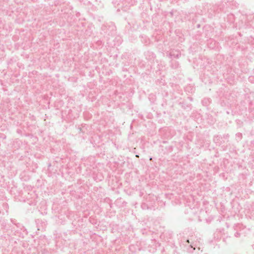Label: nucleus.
Instances as JSON below:
<instances>
[{
	"label": "nucleus",
	"mask_w": 254,
	"mask_h": 254,
	"mask_svg": "<svg viewBox=\"0 0 254 254\" xmlns=\"http://www.w3.org/2000/svg\"><path fill=\"white\" fill-rule=\"evenodd\" d=\"M253 249L254 250V244L253 245Z\"/></svg>",
	"instance_id": "obj_15"
},
{
	"label": "nucleus",
	"mask_w": 254,
	"mask_h": 254,
	"mask_svg": "<svg viewBox=\"0 0 254 254\" xmlns=\"http://www.w3.org/2000/svg\"><path fill=\"white\" fill-rule=\"evenodd\" d=\"M236 136H237L238 137H239L240 138H241L242 136V134L241 133H238L236 134Z\"/></svg>",
	"instance_id": "obj_10"
},
{
	"label": "nucleus",
	"mask_w": 254,
	"mask_h": 254,
	"mask_svg": "<svg viewBox=\"0 0 254 254\" xmlns=\"http://www.w3.org/2000/svg\"><path fill=\"white\" fill-rule=\"evenodd\" d=\"M49 4H52V5H53V3H49Z\"/></svg>",
	"instance_id": "obj_16"
},
{
	"label": "nucleus",
	"mask_w": 254,
	"mask_h": 254,
	"mask_svg": "<svg viewBox=\"0 0 254 254\" xmlns=\"http://www.w3.org/2000/svg\"><path fill=\"white\" fill-rule=\"evenodd\" d=\"M223 241L226 244L230 243L231 242V238L226 234H224L222 236Z\"/></svg>",
	"instance_id": "obj_7"
},
{
	"label": "nucleus",
	"mask_w": 254,
	"mask_h": 254,
	"mask_svg": "<svg viewBox=\"0 0 254 254\" xmlns=\"http://www.w3.org/2000/svg\"><path fill=\"white\" fill-rule=\"evenodd\" d=\"M144 42L146 44H147L148 42V40H144Z\"/></svg>",
	"instance_id": "obj_12"
},
{
	"label": "nucleus",
	"mask_w": 254,
	"mask_h": 254,
	"mask_svg": "<svg viewBox=\"0 0 254 254\" xmlns=\"http://www.w3.org/2000/svg\"><path fill=\"white\" fill-rule=\"evenodd\" d=\"M145 56L146 59L149 61L153 60L156 57L155 54L149 51H148L145 53Z\"/></svg>",
	"instance_id": "obj_3"
},
{
	"label": "nucleus",
	"mask_w": 254,
	"mask_h": 254,
	"mask_svg": "<svg viewBox=\"0 0 254 254\" xmlns=\"http://www.w3.org/2000/svg\"><path fill=\"white\" fill-rule=\"evenodd\" d=\"M11 222L15 225H16L17 226V227H20V224L19 223H17V224H15L12 220H11Z\"/></svg>",
	"instance_id": "obj_11"
},
{
	"label": "nucleus",
	"mask_w": 254,
	"mask_h": 254,
	"mask_svg": "<svg viewBox=\"0 0 254 254\" xmlns=\"http://www.w3.org/2000/svg\"><path fill=\"white\" fill-rule=\"evenodd\" d=\"M213 140H214V141L216 143L219 144H220L221 143H223L225 142V141L223 139V138L222 137V136L221 135H215L214 137Z\"/></svg>",
	"instance_id": "obj_4"
},
{
	"label": "nucleus",
	"mask_w": 254,
	"mask_h": 254,
	"mask_svg": "<svg viewBox=\"0 0 254 254\" xmlns=\"http://www.w3.org/2000/svg\"><path fill=\"white\" fill-rule=\"evenodd\" d=\"M180 51L173 50L169 53H167V56L172 60L174 59H178L181 56Z\"/></svg>",
	"instance_id": "obj_1"
},
{
	"label": "nucleus",
	"mask_w": 254,
	"mask_h": 254,
	"mask_svg": "<svg viewBox=\"0 0 254 254\" xmlns=\"http://www.w3.org/2000/svg\"><path fill=\"white\" fill-rule=\"evenodd\" d=\"M144 42L146 44H147L148 42V40H144Z\"/></svg>",
	"instance_id": "obj_13"
},
{
	"label": "nucleus",
	"mask_w": 254,
	"mask_h": 254,
	"mask_svg": "<svg viewBox=\"0 0 254 254\" xmlns=\"http://www.w3.org/2000/svg\"><path fill=\"white\" fill-rule=\"evenodd\" d=\"M202 103L203 105H207V104L210 103V99H204L202 101Z\"/></svg>",
	"instance_id": "obj_8"
},
{
	"label": "nucleus",
	"mask_w": 254,
	"mask_h": 254,
	"mask_svg": "<svg viewBox=\"0 0 254 254\" xmlns=\"http://www.w3.org/2000/svg\"><path fill=\"white\" fill-rule=\"evenodd\" d=\"M170 66L173 69H177L180 67V64L178 62L172 60L170 61Z\"/></svg>",
	"instance_id": "obj_5"
},
{
	"label": "nucleus",
	"mask_w": 254,
	"mask_h": 254,
	"mask_svg": "<svg viewBox=\"0 0 254 254\" xmlns=\"http://www.w3.org/2000/svg\"><path fill=\"white\" fill-rule=\"evenodd\" d=\"M186 243L187 244L186 245H188L189 248L188 249V251L189 253H192L193 251L195 250L196 246L195 245L193 244V243L191 241L190 239H187L186 241Z\"/></svg>",
	"instance_id": "obj_2"
},
{
	"label": "nucleus",
	"mask_w": 254,
	"mask_h": 254,
	"mask_svg": "<svg viewBox=\"0 0 254 254\" xmlns=\"http://www.w3.org/2000/svg\"><path fill=\"white\" fill-rule=\"evenodd\" d=\"M143 205H144V204L141 205V207H142L143 208H144V207H143Z\"/></svg>",
	"instance_id": "obj_14"
},
{
	"label": "nucleus",
	"mask_w": 254,
	"mask_h": 254,
	"mask_svg": "<svg viewBox=\"0 0 254 254\" xmlns=\"http://www.w3.org/2000/svg\"><path fill=\"white\" fill-rule=\"evenodd\" d=\"M241 227V225L240 224H236L234 226L233 228L235 230L237 231L234 234V236L236 238H239L241 236V234L238 232V228Z\"/></svg>",
	"instance_id": "obj_6"
},
{
	"label": "nucleus",
	"mask_w": 254,
	"mask_h": 254,
	"mask_svg": "<svg viewBox=\"0 0 254 254\" xmlns=\"http://www.w3.org/2000/svg\"><path fill=\"white\" fill-rule=\"evenodd\" d=\"M229 137V135L228 134H224L222 136V137H223V139L224 140V141H225V140H227L228 139Z\"/></svg>",
	"instance_id": "obj_9"
}]
</instances>
